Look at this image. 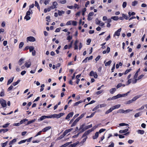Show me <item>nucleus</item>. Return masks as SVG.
Returning a JSON list of instances; mask_svg holds the SVG:
<instances>
[{"label":"nucleus","mask_w":147,"mask_h":147,"mask_svg":"<svg viewBox=\"0 0 147 147\" xmlns=\"http://www.w3.org/2000/svg\"><path fill=\"white\" fill-rule=\"evenodd\" d=\"M0 103L1 104L2 106L3 107H6L7 106L5 100L3 99H0Z\"/></svg>","instance_id":"f257e3e1"},{"label":"nucleus","mask_w":147,"mask_h":147,"mask_svg":"<svg viewBox=\"0 0 147 147\" xmlns=\"http://www.w3.org/2000/svg\"><path fill=\"white\" fill-rule=\"evenodd\" d=\"M27 41L33 42L36 41V39L34 37L30 36L27 37Z\"/></svg>","instance_id":"f03ea898"},{"label":"nucleus","mask_w":147,"mask_h":147,"mask_svg":"<svg viewBox=\"0 0 147 147\" xmlns=\"http://www.w3.org/2000/svg\"><path fill=\"white\" fill-rule=\"evenodd\" d=\"M121 28H120L115 32L113 35L114 37H115L116 36H119L120 35V32H121Z\"/></svg>","instance_id":"7ed1b4c3"},{"label":"nucleus","mask_w":147,"mask_h":147,"mask_svg":"<svg viewBox=\"0 0 147 147\" xmlns=\"http://www.w3.org/2000/svg\"><path fill=\"white\" fill-rule=\"evenodd\" d=\"M57 5L58 4L56 1L53 2V5L51 6V9L56 8H57Z\"/></svg>","instance_id":"20e7f679"},{"label":"nucleus","mask_w":147,"mask_h":147,"mask_svg":"<svg viewBox=\"0 0 147 147\" xmlns=\"http://www.w3.org/2000/svg\"><path fill=\"white\" fill-rule=\"evenodd\" d=\"M92 127V124H91L90 125L86 126L83 129H82V131H81V132H82L88 129L91 127Z\"/></svg>","instance_id":"39448f33"},{"label":"nucleus","mask_w":147,"mask_h":147,"mask_svg":"<svg viewBox=\"0 0 147 147\" xmlns=\"http://www.w3.org/2000/svg\"><path fill=\"white\" fill-rule=\"evenodd\" d=\"M74 114V113L71 112L69 113L65 118V119H68L70 117H72Z\"/></svg>","instance_id":"423d86ee"},{"label":"nucleus","mask_w":147,"mask_h":147,"mask_svg":"<svg viewBox=\"0 0 147 147\" xmlns=\"http://www.w3.org/2000/svg\"><path fill=\"white\" fill-rule=\"evenodd\" d=\"M51 128V126L47 127L43 129H42V132H45L48 131V130H49V129H50Z\"/></svg>","instance_id":"0eeeda50"},{"label":"nucleus","mask_w":147,"mask_h":147,"mask_svg":"<svg viewBox=\"0 0 147 147\" xmlns=\"http://www.w3.org/2000/svg\"><path fill=\"white\" fill-rule=\"evenodd\" d=\"M72 130L73 128L66 129L65 131L63 134H64V135L65 136L67 134L71 131Z\"/></svg>","instance_id":"6e6552de"},{"label":"nucleus","mask_w":147,"mask_h":147,"mask_svg":"<svg viewBox=\"0 0 147 147\" xmlns=\"http://www.w3.org/2000/svg\"><path fill=\"white\" fill-rule=\"evenodd\" d=\"M129 128V127H128L127 128L124 129V130H121L119 131L120 133H125L128 131V129Z\"/></svg>","instance_id":"1a4fd4ad"},{"label":"nucleus","mask_w":147,"mask_h":147,"mask_svg":"<svg viewBox=\"0 0 147 147\" xmlns=\"http://www.w3.org/2000/svg\"><path fill=\"white\" fill-rule=\"evenodd\" d=\"M79 120H80L77 118L76 119H75L74 123L71 125V126L72 127L75 126Z\"/></svg>","instance_id":"9d476101"},{"label":"nucleus","mask_w":147,"mask_h":147,"mask_svg":"<svg viewBox=\"0 0 147 147\" xmlns=\"http://www.w3.org/2000/svg\"><path fill=\"white\" fill-rule=\"evenodd\" d=\"M95 129L94 127H93L91 129L88 130L86 131L85 132L86 133L87 135L88 134L90 133L92 131H93L94 129Z\"/></svg>","instance_id":"9b49d317"},{"label":"nucleus","mask_w":147,"mask_h":147,"mask_svg":"<svg viewBox=\"0 0 147 147\" xmlns=\"http://www.w3.org/2000/svg\"><path fill=\"white\" fill-rule=\"evenodd\" d=\"M31 65V63L30 61L28 62H26L25 63V66L27 68H28L30 67Z\"/></svg>","instance_id":"f8f14e48"},{"label":"nucleus","mask_w":147,"mask_h":147,"mask_svg":"<svg viewBox=\"0 0 147 147\" xmlns=\"http://www.w3.org/2000/svg\"><path fill=\"white\" fill-rule=\"evenodd\" d=\"M16 139L14 138L12 140H11L9 142V145H11L12 144H13L14 143L16 142Z\"/></svg>","instance_id":"ddd939ff"},{"label":"nucleus","mask_w":147,"mask_h":147,"mask_svg":"<svg viewBox=\"0 0 147 147\" xmlns=\"http://www.w3.org/2000/svg\"><path fill=\"white\" fill-rule=\"evenodd\" d=\"M113 110L112 107H111L105 113L106 114H108V113L111 112Z\"/></svg>","instance_id":"4468645a"},{"label":"nucleus","mask_w":147,"mask_h":147,"mask_svg":"<svg viewBox=\"0 0 147 147\" xmlns=\"http://www.w3.org/2000/svg\"><path fill=\"white\" fill-rule=\"evenodd\" d=\"M79 142L77 141L76 143H74L72 144H71L69 146V147H75L78 143Z\"/></svg>","instance_id":"2eb2a0df"},{"label":"nucleus","mask_w":147,"mask_h":147,"mask_svg":"<svg viewBox=\"0 0 147 147\" xmlns=\"http://www.w3.org/2000/svg\"><path fill=\"white\" fill-rule=\"evenodd\" d=\"M141 96L140 95H138L137 96L134 97L132 99V100L133 102L136 100L137 99L140 98Z\"/></svg>","instance_id":"dca6fc26"},{"label":"nucleus","mask_w":147,"mask_h":147,"mask_svg":"<svg viewBox=\"0 0 147 147\" xmlns=\"http://www.w3.org/2000/svg\"><path fill=\"white\" fill-rule=\"evenodd\" d=\"M98 135H99L98 132H96L95 133L94 136H93V139H96L98 137Z\"/></svg>","instance_id":"f3484780"},{"label":"nucleus","mask_w":147,"mask_h":147,"mask_svg":"<svg viewBox=\"0 0 147 147\" xmlns=\"http://www.w3.org/2000/svg\"><path fill=\"white\" fill-rule=\"evenodd\" d=\"M31 13H32V10L31 9H29L28 11L26 12V16H29Z\"/></svg>","instance_id":"a211bd4d"},{"label":"nucleus","mask_w":147,"mask_h":147,"mask_svg":"<svg viewBox=\"0 0 147 147\" xmlns=\"http://www.w3.org/2000/svg\"><path fill=\"white\" fill-rule=\"evenodd\" d=\"M35 6L37 7V8L39 10H40V7L38 3L36 1L35 2Z\"/></svg>","instance_id":"6ab92c4d"},{"label":"nucleus","mask_w":147,"mask_h":147,"mask_svg":"<svg viewBox=\"0 0 147 147\" xmlns=\"http://www.w3.org/2000/svg\"><path fill=\"white\" fill-rule=\"evenodd\" d=\"M58 13L59 15V16H61L65 12L63 11H60V10H58Z\"/></svg>","instance_id":"aec40b11"},{"label":"nucleus","mask_w":147,"mask_h":147,"mask_svg":"<svg viewBox=\"0 0 147 147\" xmlns=\"http://www.w3.org/2000/svg\"><path fill=\"white\" fill-rule=\"evenodd\" d=\"M120 105H115L114 106H113L112 107V108H113V110L116 109H118L120 107Z\"/></svg>","instance_id":"412c9836"},{"label":"nucleus","mask_w":147,"mask_h":147,"mask_svg":"<svg viewBox=\"0 0 147 147\" xmlns=\"http://www.w3.org/2000/svg\"><path fill=\"white\" fill-rule=\"evenodd\" d=\"M137 132L138 134H143L144 133V131L143 130L139 129L137 131Z\"/></svg>","instance_id":"4be33fe9"},{"label":"nucleus","mask_w":147,"mask_h":147,"mask_svg":"<svg viewBox=\"0 0 147 147\" xmlns=\"http://www.w3.org/2000/svg\"><path fill=\"white\" fill-rule=\"evenodd\" d=\"M116 90V89L115 88H113L111 89L110 90V92L111 94H113L115 92V91Z\"/></svg>","instance_id":"5701e85b"},{"label":"nucleus","mask_w":147,"mask_h":147,"mask_svg":"<svg viewBox=\"0 0 147 147\" xmlns=\"http://www.w3.org/2000/svg\"><path fill=\"white\" fill-rule=\"evenodd\" d=\"M124 110L123 109H120L117 111V113H125Z\"/></svg>","instance_id":"b1692460"},{"label":"nucleus","mask_w":147,"mask_h":147,"mask_svg":"<svg viewBox=\"0 0 147 147\" xmlns=\"http://www.w3.org/2000/svg\"><path fill=\"white\" fill-rule=\"evenodd\" d=\"M141 115V112H139L138 113H136L134 115V117L135 118H136L139 117Z\"/></svg>","instance_id":"393cba45"},{"label":"nucleus","mask_w":147,"mask_h":147,"mask_svg":"<svg viewBox=\"0 0 147 147\" xmlns=\"http://www.w3.org/2000/svg\"><path fill=\"white\" fill-rule=\"evenodd\" d=\"M13 78H14L13 77L11 79H10L8 80L7 82V85L10 84L13 82Z\"/></svg>","instance_id":"a878e982"},{"label":"nucleus","mask_w":147,"mask_h":147,"mask_svg":"<svg viewBox=\"0 0 147 147\" xmlns=\"http://www.w3.org/2000/svg\"><path fill=\"white\" fill-rule=\"evenodd\" d=\"M5 95L4 91L3 90H2L0 93V96L1 97L4 96Z\"/></svg>","instance_id":"bb28decb"},{"label":"nucleus","mask_w":147,"mask_h":147,"mask_svg":"<svg viewBox=\"0 0 147 147\" xmlns=\"http://www.w3.org/2000/svg\"><path fill=\"white\" fill-rule=\"evenodd\" d=\"M24 59L23 58H21L19 61V63L20 65H21L23 63L22 62V61H23Z\"/></svg>","instance_id":"cd10ccee"},{"label":"nucleus","mask_w":147,"mask_h":147,"mask_svg":"<svg viewBox=\"0 0 147 147\" xmlns=\"http://www.w3.org/2000/svg\"><path fill=\"white\" fill-rule=\"evenodd\" d=\"M35 121H36V119H34L33 120L29 121L28 122L27 125H29V124H31V123H34V122Z\"/></svg>","instance_id":"c85d7f7f"},{"label":"nucleus","mask_w":147,"mask_h":147,"mask_svg":"<svg viewBox=\"0 0 147 147\" xmlns=\"http://www.w3.org/2000/svg\"><path fill=\"white\" fill-rule=\"evenodd\" d=\"M46 119V116H42L39 119H38V121H42L43 120Z\"/></svg>","instance_id":"c756f323"},{"label":"nucleus","mask_w":147,"mask_h":147,"mask_svg":"<svg viewBox=\"0 0 147 147\" xmlns=\"http://www.w3.org/2000/svg\"><path fill=\"white\" fill-rule=\"evenodd\" d=\"M87 138V136L81 142H80V144H81V145H82L83 144V143L86 141Z\"/></svg>","instance_id":"7c9ffc66"},{"label":"nucleus","mask_w":147,"mask_h":147,"mask_svg":"<svg viewBox=\"0 0 147 147\" xmlns=\"http://www.w3.org/2000/svg\"><path fill=\"white\" fill-rule=\"evenodd\" d=\"M34 49V47L33 46H30L29 48V51L30 52H32Z\"/></svg>","instance_id":"2f4dec72"},{"label":"nucleus","mask_w":147,"mask_h":147,"mask_svg":"<svg viewBox=\"0 0 147 147\" xmlns=\"http://www.w3.org/2000/svg\"><path fill=\"white\" fill-rule=\"evenodd\" d=\"M83 101L82 100H80L78 102H77L76 103H75L74 104V106H77L80 103H81Z\"/></svg>","instance_id":"473e14b6"},{"label":"nucleus","mask_w":147,"mask_h":147,"mask_svg":"<svg viewBox=\"0 0 147 147\" xmlns=\"http://www.w3.org/2000/svg\"><path fill=\"white\" fill-rule=\"evenodd\" d=\"M111 19L114 20H117L119 18L117 16H114L112 17Z\"/></svg>","instance_id":"72a5a7b5"},{"label":"nucleus","mask_w":147,"mask_h":147,"mask_svg":"<svg viewBox=\"0 0 147 147\" xmlns=\"http://www.w3.org/2000/svg\"><path fill=\"white\" fill-rule=\"evenodd\" d=\"M138 3V2L136 1H133L132 3V5L133 6H135Z\"/></svg>","instance_id":"f704fd0d"},{"label":"nucleus","mask_w":147,"mask_h":147,"mask_svg":"<svg viewBox=\"0 0 147 147\" xmlns=\"http://www.w3.org/2000/svg\"><path fill=\"white\" fill-rule=\"evenodd\" d=\"M24 45V43L23 42H20L19 45V48L20 49Z\"/></svg>","instance_id":"c9c22d12"},{"label":"nucleus","mask_w":147,"mask_h":147,"mask_svg":"<svg viewBox=\"0 0 147 147\" xmlns=\"http://www.w3.org/2000/svg\"><path fill=\"white\" fill-rule=\"evenodd\" d=\"M28 121V119H24L21 120L20 121V124H22L24 122H25L26 121Z\"/></svg>","instance_id":"e433bc0d"},{"label":"nucleus","mask_w":147,"mask_h":147,"mask_svg":"<svg viewBox=\"0 0 147 147\" xmlns=\"http://www.w3.org/2000/svg\"><path fill=\"white\" fill-rule=\"evenodd\" d=\"M112 61L111 60L109 61L108 62H107L105 64V66H107L108 65H109L111 64Z\"/></svg>","instance_id":"4c0bfd02"},{"label":"nucleus","mask_w":147,"mask_h":147,"mask_svg":"<svg viewBox=\"0 0 147 147\" xmlns=\"http://www.w3.org/2000/svg\"><path fill=\"white\" fill-rule=\"evenodd\" d=\"M86 113H83L82 114L80 117H79L78 118L79 119H80L82 118L84 116V115H85Z\"/></svg>","instance_id":"58836bf2"},{"label":"nucleus","mask_w":147,"mask_h":147,"mask_svg":"<svg viewBox=\"0 0 147 147\" xmlns=\"http://www.w3.org/2000/svg\"><path fill=\"white\" fill-rule=\"evenodd\" d=\"M20 82V80H18L16 82H13V85L14 86H16V85H17V84H18V83L19 82Z\"/></svg>","instance_id":"ea45409f"},{"label":"nucleus","mask_w":147,"mask_h":147,"mask_svg":"<svg viewBox=\"0 0 147 147\" xmlns=\"http://www.w3.org/2000/svg\"><path fill=\"white\" fill-rule=\"evenodd\" d=\"M95 21L96 24L97 25L99 24L100 22V21L98 18L96 19Z\"/></svg>","instance_id":"a19ab883"},{"label":"nucleus","mask_w":147,"mask_h":147,"mask_svg":"<svg viewBox=\"0 0 147 147\" xmlns=\"http://www.w3.org/2000/svg\"><path fill=\"white\" fill-rule=\"evenodd\" d=\"M131 70V69H127L125 71L124 73L125 74H127L128 72L130 71Z\"/></svg>","instance_id":"79ce46f5"},{"label":"nucleus","mask_w":147,"mask_h":147,"mask_svg":"<svg viewBox=\"0 0 147 147\" xmlns=\"http://www.w3.org/2000/svg\"><path fill=\"white\" fill-rule=\"evenodd\" d=\"M96 112H94L92 113L91 114V115H90V116H87L86 117V118H91L94 115L95 113Z\"/></svg>","instance_id":"37998d69"},{"label":"nucleus","mask_w":147,"mask_h":147,"mask_svg":"<svg viewBox=\"0 0 147 147\" xmlns=\"http://www.w3.org/2000/svg\"><path fill=\"white\" fill-rule=\"evenodd\" d=\"M132 111V110H131L130 109H127L126 110H124L125 113H126Z\"/></svg>","instance_id":"c03bdc74"},{"label":"nucleus","mask_w":147,"mask_h":147,"mask_svg":"<svg viewBox=\"0 0 147 147\" xmlns=\"http://www.w3.org/2000/svg\"><path fill=\"white\" fill-rule=\"evenodd\" d=\"M53 118V115H51L49 116H46V118Z\"/></svg>","instance_id":"a18cd8bd"},{"label":"nucleus","mask_w":147,"mask_h":147,"mask_svg":"<svg viewBox=\"0 0 147 147\" xmlns=\"http://www.w3.org/2000/svg\"><path fill=\"white\" fill-rule=\"evenodd\" d=\"M119 125L120 126H123L124 125L128 126L129 125L127 124H126L124 123H120L119 124Z\"/></svg>","instance_id":"49530a36"},{"label":"nucleus","mask_w":147,"mask_h":147,"mask_svg":"<svg viewBox=\"0 0 147 147\" xmlns=\"http://www.w3.org/2000/svg\"><path fill=\"white\" fill-rule=\"evenodd\" d=\"M26 142V140H21L18 143V144H21L23 143H24Z\"/></svg>","instance_id":"de8ad7c7"},{"label":"nucleus","mask_w":147,"mask_h":147,"mask_svg":"<svg viewBox=\"0 0 147 147\" xmlns=\"http://www.w3.org/2000/svg\"><path fill=\"white\" fill-rule=\"evenodd\" d=\"M122 17L126 20H127L128 19V17L127 16L124 14H123L122 15Z\"/></svg>","instance_id":"09e8293b"},{"label":"nucleus","mask_w":147,"mask_h":147,"mask_svg":"<svg viewBox=\"0 0 147 147\" xmlns=\"http://www.w3.org/2000/svg\"><path fill=\"white\" fill-rule=\"evenodd\" d=\"M30 17L28 16H26L24 17V19H26V20H28L30 19Z\"/></svg>","instance_id":"8fccbe9b"},{"label":"nucleus","mask_w":147,"mask_h":147,"mask_svg":"<svg viewBox=\"0 0 147 147\" xmlns=\"http://www.w3.org/2000/svg\"><path fill=\"white\" fill-rule=\"evenodd\" d=\"M66 1L65 0H60V3L62 4H64L66 3Z\"/></svg>","instance_id":"3c124183"},{"label":"nucleus","mask_w":147,"mask_h":147,"mask_svg":"<svg viewBox=\"0 0 147 147\" xmlns=\"http://www.w3.org/2000/svg\"><path fill=\"white\" fill-rule=\"evenodd\" d=\"M65 136L64 135V134H63V135H61L57 139L59 140H60L63 138Z\"/></svg>","instance_id":"603ef678"},{"label":"nucleus","mask_w":147,"mask_h":147,"mask_svg":"<svg viewBox=\"0 0 147 147\" xmlns=\"http://www.w3.org/2000/svg\"><path fill=\"white\" fill-rule=\"evenodd\" d=\"M133 102L132 100H129L127 101L126 102H125V104H129L132 102Z\"/></svg>","instance_id":"864d4df0"},{"label":"nucleus","mask_w":147,"mask_h":147,"mask_svg":"<svg viewBox=\"0 0 147 147\" xmlns=\"http://www.w3.org/2000/svg\"><path fill=\"white\" fill-rule=\"evenodd\" d=\"M50 0H45L44 2V3L45 5H47L49 4V2L50 1Z\"/></svg>","instance_id":"5fc2aeb1"},{"label":"nucleus","mask_w":147,"mask_h":147,"mask_svg":"<svg viewBox=\"0 0 147 147\" xmlns=\"http://www.w3.org/2000/svg\"><path fill=\"white\" fill-rule=\"evenodd\" d=\"M103 91V90H101L99 91H97L96 92V94L97 95L99 94L102 93Z\"/></svg>","instance_id":"6e6d98bb"},{"label":"nucleus","mask_w":147,"mask_h":147,"mask_svg":"<svg viewBox=\"0 0 147 147\" xmlns=\"http://www.w3.org/2000/svg\"><path fill=\"white\" fill-rule=\"evenodd\" d=\"M105 130H106V129H101L99 130V132H98V133H99L100 134L102 132H103Z\"/></svg>","instance_id":"4d7b16f0"},{"label":"nucleus","mask_w":147,"mask_h":147,"mask_svg":"<svg viewBox=\"0 0 147 147\" xmlns=\"http://www.w3.org/2000/svg\"><path fill=\"white\" fill-rule=\"evenodd\" d=\"M8 142V141H7L5 143H2L1 145V146L2 147H5Z\"/></svg>","instance_id":"13d9d810"},{"label":"nucleus","mask_w":147,"mask_h":147,"mask_svg":"<svg viewBox=\"0 0 147 147\" xmlns=\"http://www.w3.org/2000/svg\"><path fill=\"white\" fill-rule=\"evenodd\" d=\"M127 5V2H124L122 5V7L123 8L126 7Z\"/></svg>","instance_id":"bf43d9fd"},{"label":"nucleus","mask_w":147,"mask_h":147,"mask_svg":"<svg viewBox=\"0 0 147 147\" xmlns=\"http://www.w3.org/2000/svg\"><path fill=\"white\" fill-rule=\"evenodd\" d=\"M99 105H97V106H96L95 107L92 109V111H94L97 110L99 108Z\"/></svg>","instance_id":"052dcab7"},{"label":"nucleus","mask_w":147,"mask_h":147,"mask_svg":"<svg viewBox=\"0 0 147 147\" xmlns=\"http://www.w3.org/2000/svg\"><path fill=\"white\" fill-rule=\"evenodd\" d=\"M122 86V84L121 83H120L117 85L116 87L118 89L120 87Z\"/></svg>","instance_id":"680f3d73"},{"label":"nucleus","mask_w":147,"mask_h":147,"mask_svg":"<svg viewBox=\"0 0 147 147\" xmlns=\"http://www.w3.org/2000/svg\"><path fill=\"white\" fill-rule=\"evenodd\" d=\"M42 132V130L39 131L38 133L36 134L35 137H36L39 135H40L41 134Z\"/></svg>","instance_id":"e2e57ef3"},{"label":"nucleus","mask_w":147,"mask_h":147,"mask_svg":"<svg viewBox=\"0 0 147 147\" xmlns=\"http://www.w3.org/2000/svg\"><path fill=\"white\" fill-rule=\"evenodd\" d=\"M72 24L74 26H76L77 25V22L75 21H72Z\"/></svg>","instance_id":"0e129e2a"},{"label":"nucleus","mask_w":147,"mask_h":147,"mask_svg":"<svg viewBox=\"0 0 147 147\" xmlns=\"http://www.w3.org/2000/svg\"><path fill=\"white\" fill-rule=\"evenodd\" d=\"M64 115L63 113H61L58 114L59 118H60L61 117L63 116Z\"/></svg>","instance_id":"69168bd1"},{"label":"nucleus","mask_w":147,"mask_h":147,"mask_svg":"<svg viewBox=\"0 0 147 147\" xmlns=\"http://www.w3.org/2000/svg\"><path fill=\"white\" fill-rule=\"evenodd\" d=\"M53 118H59L58 114H53Z\"/></svg>","instance_id":"338daca9"},{"label":"nucleus","mask_w":147,"mask_h":147,"mask_svg":"<svg viewBox=\"0 0 147 147\" xmlns=\"http://www.w3.org/2000/svg\"><path fill=\"white\" fill-rule=\"evenodd\" d=\"M94 72L93 71H91L90 73V76H94Z\"/></svg>","instance_id":"774afa93"}]
</instances>
